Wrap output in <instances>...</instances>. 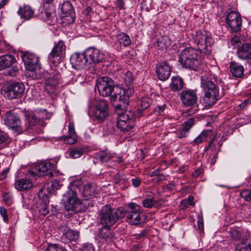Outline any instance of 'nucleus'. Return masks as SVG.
<instances>
[{
	"instance_id": "obj_1",
	"label": "nucleus",
	"mask_w": 251,
	"mask_h": 251,
	"mask_svg": "<svg viewBox=\"0 0 251 251\" xmlns=\"http://www.w3.org/2000/svg\"><path fill=\"white\" fill-rule=\"evenodd\" d=\"M65 46L62 41H59L55 44L51 51L49 55L48 61L50 63L51 69L49 72L48 76L45 82V89L50 94H54L56 91L59 84L61 75L56 70V64L59 60L60 55L65 50Z\"/></svg>"
},
{
	"instance_id": "obj_2",
	"label": "nucleus",
	"mask_w": 251,
	"mask_h": 251,
	"mask_svg": "<svg viewBox=\"0 0 251 251\" xmlns=\"http://www.w3.org/2000/svg\"><path fill=\"white\" fill-rule=\"evenodd\" d=\"M81 187L80 181L74 180L70 183L67 191L62 196V202L64 209L70 214L79 212L81 210L82 203L77 197Z\"/></svg>"
},
{
	"instance_id": "obj_3",
	"label": "nucleus",
	"mask_w": 251,
	"mask_h": 251,
	"mask_svg": "<svg viewBox=\"0 0 251 251\" xmlns=\"http://www.w3.org/2000/svg\"><path fill=\"white\" fill-rule=\"evenodd\" d=\"M211 75H204L201 78V87L204 93L202 102L204 106H211L219 99V91L212 81Z\"/></svg>"
},
{
	"instance_id": "obj_4",
	"label": "nucleus",
	"mask_w": 251,
	"mask_h": 251,
	"mask_svg": "<svg viewBox=\"0 0 251 251\" xmlns=\"http://www.w3.org/2000/svg\"><path fill=\"white\" fill-rule=\"evenodd\" d=\"M200 52L192 47L186 48L180 53L179 62L185 68L197 71L202 63Z\"/></svg>"
},
{
	"instance_id": "obj_5",
	"label": "nucleus",
	"mask_w": 251,
	"mask_h": 251,
	"mask_svg": "<svg viewBox=\"0 0 251 251\" xmlns=\"http://www.w3.org/2000/svg\"><path fill=\"white\" fill-rule=\"evenodd\" d=\"M21 58L26 68V75L32 79H39L41 72L38 64L39 57L35 54L22 51Z\"/></svg>"
},
{
	"instance_id": "obj_6",
	"label": "nucleus",
	"mask_w": 251,
	"mask_h": 251,
	"mask_svg": "<svg viewBox=\"0 0 251 251\" xmlns=\"http://www.w3.org/2000/svg\"><path fill=\"white\" fill-rule=\"evenodd\" d=\"M193 39L201 53L206 55L211 53L214 39L210 33L205 30H198L193 34Z\"/></svg>"
},
{
	"instance_id": "obj_7",
	"label": "nucleus",
	"mask_w": 251,
	"mask_h": 251,
	"mask_svg": "<svg viewBox=\"0 0 251 251\" xmlns=\"http://www.w3.org/2000/svg\"><path fill=\"white\" fill-rule=\"evenodd\" d=\"M134 90L132 88L124 89L122 88H116V91L113 95H111L110 100L113 102L117 99L119 103L116 107L117 109H126L128 104L129 98L134 94Z\"/></svg>"
},
{
	"instance_id": "obj_8",
	"label": "nucleus",
	"mask_w": 251,
	"mask_h": 251,
	"mask_svg": "<svg viewBox=\"0 0 251 251\" xmlns=\"http://www.w3.org/2000/svg\"><path fill=\"white\" fill-rule=\"evenodd\" d=\"M25 90L24 84L21 82H13L3 86L1 94L9 99H19L22 97Z\"/></svg>"
},
{
	"instance_id": "obj_9",
	"label": "nucleus",
	"mask_w": 251,
	"mask_h": 251,
	"mask_svg": "<svg viewBox=\"0 0 251 251\" xmlns=\"http://www.w3.org/2000/svg\"><path fill=\"white\" fill-rule=\"evenodd\" d=\"M109 106L104 99L96 100L91 107L92 117L98 122H103L108 116Z\"/></svg>"
},
{
	"instance_id": "obj_10",
	"label": "nucleus",
	"mask_w": 251,
	"mask_h": 251,
	"mask_svg": "<svg viewBox=\"0 0 251 251\" xmlns=\"http://www.w3.org/2000/svg\"><path fill=\"white\" fill-rule=\"evenodd\" d=\"M38 114L40 117L37 118V116L32 112H26L25 114L26 120L25 126H27L31 129H33L37 124L41 127L45 126L46 123L44 120L50 119L52 116L51 113L47 112L46 110H44Z\"/></svg>"
},
{
	"instance_id": "obj_11",
	"label": "nucleus",
	"mask_w": 251,
	"mask_h": 251,
	"mask_svg": "<svg viewBox=\"0 0 251 251\" xmlns=\"http://www.w3.org/2000/svg\"><path fill=\"white\" fill-rule=\"evenodd\" d=\"M3 121L5 125L11 128L13 131L21 133L25 130L31 129L27 126L22 127L18 115L13 111H8L3 116Z\"/></svg>"
},
{
	"instance_id": "obj_12",
	"label": "nucleus",
	"mask_w": 251,
	"mask_h": 251,
	"mask_svg": "<svg viewBox=\"0 0 251 251\" xmlns=\"http://www.w3.org/2000/svg\"><path fill=\"white\" fill-rule=\"evenodd\" d=\"M97 85L99 94L103 97H110L114 94L115 85L112 78L107 76L100 78L97 81Z\"/></svg>"
},
{
	"instance_id": "obj_13",
	"label": "nucleus",
	"mask_w": 251,
	"mask_h": 251,
	"mask_svg": "<svg viewBox=\"0 0 251 251\" xmlns=\"http://www.w3.org/2000/svg\"><path fill=\"white\" fill-rule=\"evenodd\" d=\"M182 104L186 106H192L194 108L195 113L198 108V96L196 90L187 89L183 90L179 94Z\"/></svg>"
},
{
	"instance_id": "obj_14",
	"label": "nucleus",
	"mask_w": 251,
	"mask_h": 251,
	"mask_svg": "<svg viewBox=\"0 0 251 251\" xmlns=\"http://www.w3.org/2000/svg\"><path fill=\"white\" fill-rule=\"evenodd\" d=\"M110 205H105L99 212L100 222L102 226H112L117 222V217Z\"/></svg>"
},
{
	"instance_id": "obj_15",
	"label": "nucleus",
	"mask_w": 251,
	"mask_h": 251,
	"mask_svg": "<svg viewBox=\"0 0 251 251\" xmlns=\"http://www.w3.org/2000/svg\"><path fill=\"white\" fill-rule=\"evenodd\" d=\"M135 125V117L133 114L129 112H123L117 120V127L124 132L132 129Z\"/></svg>"
},
{
	"instance_id": "obj_16",
	"label": "nucleus",
	"mask_w": 251,
	"mask_h": 251,
	"mask_svg": "<svg viewBox=\"0 0 251 251\" xmlns=\"http://www.w3.org/2000/svg\"><path fill=\"white\" fill-rule=\"evenodd\" d=\"M143 216L140 205L135 203L128 204L127 220L129 223L134 225L141 223Z\"/></svg>"
},
{
	"instance_id": "obj_17",
	"label": "nucleus",
	"mask_w": 251,
	"mask_h": 251,
	"mask_svg": "<svg viewBox=\"0 0 251 251\" xmlns=\"http://www.w3.org/2000/svg\"><path fill=\"white\" fill-rule=\"evenodd\" d=\"M53 167V165L49 162L40 163L28 170V175H31L34 177L44 176H49V177H51L53 174L50 170Z\"/></svg>"
},
{
	"instance_id": "obj_18",
	"label": "nucleus",
	"mask_w": 251,
	"mask_h": 251,
	"mask_svg": "<svg viewBox=\"0 0 251 251\" xmlns=\"http://www.w3.org/2000/svg\"><path fill=\"white\" fill-rule=\"evenodd\" d=\"M228 29L232 32H237L241 30L242 19L240 14L237 12L231 11L226 18Z\"/></svg>"
},
{
	"instance_id": "obj_19",
	"label": "nucleus",
	"mask_w": 251,
	"mask_h": 251,
	"mask_svg": "<svg viewBox=\"0 0 251 251\" xmlns=\"http://www.w3.org/2000/svg\"><path fill=\"white\" fill-rule=\"evenodd\" d=\"M85 55L89 64H96L102 61L104 53L100 50L92 47L88 48L85 50Z\"/></svg>"
},
{
	"instance_id": "obj_20",
	"label": "nucleus",
	"mask_w": 251,
	"mask_h": 251,
	"mask_svg": "<svg viewBox=\"0 0 251 251\" xmlns=\"http://www.w3.org/2000/svg\"><path fill=\"white\" fill-rule=\"evenodd\" d=\"M35 178L31 175H28V171L25 178L15 180V188L20 191H27L31 188L33 185V181Z\"/></svg>"
},
{
	"instance_id": "obj_21",
	"label": "nucleus",
	"mask_w": 251,
	"mask_h": 251,
	"mask_svg": "<svg viewBox=\"0 0 251 251\" xmlns=\"http://www.w3.org/2000/svg\"><path fill=\"white\" fill-rule=\"evenodd\" d=\"M70 62L72 67L76 70H81L85 68L88 64L85 51L82 53H75L70 58Z\"/></svg>"
},
{
	"instance_id": "obj_22",
	"label": "nucleus",
	"mask_w": 251,
	"mask_h": 251,
	"mask_svg": "<svg viewBox=\"0 0 251 251\" xmlns=\"http://www.w3.org/2000/svg\"><path fill=\"white\" fill-rule=\"evenodd\" d=\"M61 10L69 24H72L75 22V14L73 6L70 1L64 2L61 5Z\"/></svg>"
},
{
	"instance_id": "obj_23",
	"label": "nucleus",
	"mask_w": 251,
	"mask_h": 251,
	"mask_svg": "<svg viewBox=\"0 0 251 251\" xmlns=\"http://www.w3.org/2000/svg\"><path fill=\"white\" fill-rule=\"evenodd\" d=\"M171 68L166 62L160 63L156 66V74L161 80L168 79L171 75Z\"/></svg>"
},
{
	"instance_id": "obj_24",
	"label": "nucleus",
	"mask_w": 251,
	"mask_h": 251,
	"mask_svg": "<svg viewBox=\"0 0 251 251\" xmlns=\"http://www.w3.org/2000/svg\"><path fill=\"white\" fill-rule=\"evenodd\" d=\"M21 18L24 20H29L35 17L34 11L29 5L20 6L17 12Z\"/></svg>"
},
{
	"instance_id": "obj_25",
	"label": "nucleus",
	"mask_w": 251,
	"mask_h": 251,
	"mask_svg": "<svg viewBox=\"0 0 251 251\" xmlns=\"http://www.w3.org/2000/svg\"><path fill=\"white\" fill-rule=\"evenodd\" d=\"M68 132L69 135L62 136L60 137V139L62 140L65 144H74L76 142L77 137L75 131L74 124L73 123H69Z\"/></svg>"
},
{
	"instance_id": "obj_26",
	"label": "nucleus",
	"mask_w": 251,
	"mask_h": 251,
	"mask_svg": "<svg viewBox=\"0 0 251 251\" xmlns=\"http://www.w3.org/2000/svg\"><path fill=\"white\" fill-rule=\"evenodd\" d=\"M238 57L242 60H247L251 56V43H244L239 46L237 50Z\"/></svg>"
},
{
	"instance_id": "obj_27",
	"label": "nucleus",
	"mask_w": 251,
	"mask_h": 251,
	"mask_svg": "<svg viewBox=\"0 0 251 251\" xmlns=\"http://www.w3.org/2000/svg\"><path fill=\"white\" fill-rule=\"evenodd\" d=\"M230 72L235 78H243L244 75V68L239 63L232 62L229 65Z\"/></svg>"
},
{
	"instance_id": "obj_28",
	"label": "nucleus",
	"mask_w": 251,
	"mask_h": 251,
	"mask_svg": "<svg viewBox=\"0 0 251 251\" xmlns=\"http://www.w3.org/2000/svg\"><path fill=\"white\" fill-rule=\"evenodd\" d=\"M111 226H102V227L99 229L98 234L99 238L104 239L107 242H111L113 238V234L111 229Z\"/></svg>"
},
{
	"instance_id": "obj_29",
	"label": "nucleus",
	"mask_w": 251,
	"mask_h": 251,
	"mask_svg": "<svg viewBox=\"0 0 251 251\" xmlns=\"http://www.w3.org/2000/svg\"><path fill=\"white\" fill-rule=\"evenodd\" d=\"M60 231L63 234V237L69 241H75L79 237V232L77 230H73L67 227H62L60 228Z\"/></svg>"
},
{
	"instance_id": "obj_30",
	"label": "nucleus",
	"mask_w": 251,
	"mask_h": 251,
	"mask_svg": "<svg viewBox=\"0 0 251 251\" xmlns=\"http://www.w3.org/2000/svg\"><path fill=\"white\" fill-rule=\"evenodd\" d=\"M15 61V57L13 55L6 54L0 56V70L10 67Z\"/></svg>"
},
{
	"instance_id": "obj_31",
	"label": "nucleus",
	"mask_w": 251,
	"mask_h": 251,
	"mask_svg": "<svg viewBox=\"0 0 251 251\" xmlns=\"http://www.w3.org/2000/svg\"><path fill=\"white\" fill-rule=\"evenodd\" d=\"M84 153V149L80 147H72L66 152L67 158L76 159L80 157Z\"/></svg>"
},
{
	"instance_id": "obj_32",
	"label": "nucleus",
	"mask_w": 251,
	"mask_h": 251,
	"mask_svg": "<svg viewBox=\"0 0 251 251\" xmlns=\"http://www.w3.org/2000/svg\"><path fill=\"white\" fill-rule=\"evenodd\" d=\"M184 85L183 79L179 76H173L170 85L171 89L174 92L181 90Z\"/></svg>"
},
{
	"instance_id": "obj_33",
	"label": "nucleus",
	"mask_w": 251,
	"mask_h": 251,
	"mask_svg": "<svg viewBox=\"0 0 251 251\" xmlns=\"http://www.w3.org/2000/svg\"><path fill=\"white\" fill-rule=\"evenodd\" d=\"M114 153L109 151L107 149L98 151L96 153V158L101 162H106L115 156Z\"/></svg>"
},
{
	"instance_id": "obj_34",
	"label": "nucleus",
	"mask_w": 251,
	"mask_h": 251,
	"mask_svg": "<svg viewBox=\"0 0 251 251\" xmlns=\"http://www.w3.org/2000/svg\"><path fill=\"white\" fill-rule=\"evenodd\" d=\"M42 18L50 25H51L52 23L55 22L56 18L53 5H50L49 10H45L42 13Z\"/></svg>"
},
{
	"instance_id": "obj_35",
	"label": "nucleus",
	"mask_w": 251,
	"mask_h": 251,
	"mask_svg": "<svg viewBox=\"0 0 251 251\" xmlns=\"http://www.w3.org/2000/svg\"><path fill=\"white\" fill-rule=\"evenodd\" d=\"M170 45V40L167 36H163L159 38L154 44V46L158 50L166 49Z\"/></svg>"
},
{
	"instance_id": "obj_36",
	"label": "nucleus",
	"mask_w": 251,
	"mask_h": 251,
	"mask_svg": "<svg viewBox=\"0 0 251 251\" xmlns=\"http://www.w3.org/2000/svg\"><path fill=\"white\" fill-rule=\"evenodd\" d=\"M97 193L96 185L93 183H88L83 187V195L86 198L94 196Z\"/></svg>"
},
{
	"instance_id": "obj_37",
	"label": "nucleus",
	"mask_w": 251,
	"mask_h": 251,
	"mask_svg": "<svg viewBox=\"0 0 251 251\" xmlns=\"http://www.w3.org/2000/svg\"><path fill=\"white\" fill-rule=\"evenodd\" d=\"M117 41L119 43L124 47L129 46L131 44L129 36L125 33L121 32L117 35Z\"/></svg>"
},
{
	"instance_id": "obj_38",
	"label": "nucleus",
	"mask_w": 251,
	"mask_h": 251,
	"mask_svg": "<svg viewBox=\"0 0 251 251\" xmlns=\"http://www.w3.org/2000/svg\"><path fill=\"white\" fill-rule=\"evenodd\" d=\"M201 133L204 141H207L209 138H210V140L209 141L208 146V148H210L215 140L216 135L213 134V131L211 129L203 130Z\"/></svg>"
},
{
	"instance_id": "obj_39",
	"label": "nucleus",
	"mask_w": 251,
	"mask_h": 251,
	"mask_svg": "<svg viewBox=\"0 0 251 251\" xmlns=\"http://www.w3.org/2000/svg\"><path fill=\"white\" fill-rule=\"evenodd\" d=\"M62 185L59 180L57 179L52 180L50 182V186L46 187L48 189V193L50 194H53L56 190L60 189Z\"/></svg>"
},
{
	"instance_id": "obj_40",
	"label": "nucleus",
	"mask_w": 251,
	"mask_h": 251,
	"mask_svg": "<svg viewBox=\"0 0 251 251\" xmlns=\"http://www.w3.org/2000/svg\"><path fill=\"white\" fill-rule=\"evenodd\" d=\"M142 203L145 208H148L157 207L159 205L158 201L152 198L145 199L142 201Z\"/></svg>"
},
{
	"instance_id": "obj_41",
	"label": "nucleus",
	"mask_w": 251,
	"mask_h": 251,
	"mask_svg": "<svg viewBox=\"0 0 251 251\" xmlns=\"http://www.w3.org/2000/svg\"><path fill=\"white\" fill-rule=\"evenodd\" d=\"M152 103V100L149 97H143L139 101V105L141 107V110H144L149 107Z\"/></svg>"
},
{
	"instance_id": "obj_42",
	"label": "nucleus",
	"mask_w": 251,
	"mask_h": 251,
	"mask_svg": "<svg viewBox=\"0 0 251 251\" xmlns=\"http://www.w3.org/2000/svg\"><path fill=\"white\" fill-rule=\"evenodd\" d=\"M47 192H48L47 188L46 186H44L38 193L39 198L42 199L45 202H46L49 200V195Z\"/></svg>"
},
{
	"instance_id": "obj_43",
	"label": "nucleus",
	"mask_w": 251,
	"mask_h": 251,
	"mask_svg": "<svg viewBox=\"0 0 251 251\" xmlns=\"http://www.w3.org/2000/svg\"><path fill=\"white\" fill-rule=\"evenodd\" d=\"M114 212L116 213V217H117V221L119 219H122L125 216L127 217V209L125 210L123 207L118 208L116 210L114 209Z\"/></svg>"
},
{
	"instance_id": "obj_44",
	"label": "nucleus",
	"mask_w": 251,
	"mask_h": 251,
	"mask_svg": "<svg viewBox=\"0 0 251 251\" xmlns=\"http://www.w3.org/2000/svg\"><path fill=\"white\" fill-rule=\"evenodd\" d=\"M195 118H191L183 123L181 127L184 128L186 131L189 132L190 129L195 124Z\"/></svg>"
},
{
	"instance_id": "obj_45",
	"label": "nucleus",
	"mask_w": 251,
	"mask_h": 251,
	"mask_svg": "<svg viewBox=\"0 0 251 251\" xmlns=\"http://www.w3.org/2000/svg\"><path fill=\"white\" fill-rule=\"evenodd\" d=\"M133 74L131 72L127 71L125 74L124 78V83L126 85H130L133 81Z\"/></svg>"
},
{
	"instance_id": "obj_46",
	"label": "nucleus",
	"mask_w": 251,
	"mask_h": 251,
	"mask_svg": "<svg viewBox=\"0 0 251 251\" xmlns=\"http://www.w3.org/2000/svg\"><path fill=\"white\" fill-rule=\"evenodd\" d=\"M46 251H68L65 248L56 244L50 245L46 249Z\"/></svg>"
},
{
	"instance_id": "obj_47",
	"label": "nucleus",
	"mask_w": 251,
	"mask_h": 251,
	"mask_svg": "<svg viewBox=\"0 0 251 251\" xmlns=\"http://www.w3.org/2000/svg\"><path fill=\"white\" fill-rule=\"evenodd\" d=\"M240 195L246 201H251V190L244 189L240 192Z\"/></svg>"
},
{
	"instance_id": "obj_48",
	"label": "nucleus",
	"mask_w": 251,
	"mask_h": 251,
	"mask_svg": "<svg viewBox=\"0 0 251 251\" xmlns=\"http://www.w3.org/2000/svg\"><path fill=\"white\" fill-rule=\"evenodd\" d=\"M3 200L4 203L7 205H10L13 201L12 195L9 193H5L3 196Z\"/></svg>"
},
{
	"instance_id": "obj_49",
	"label": "nucleus",
	"mask_w": 251,
	"mask_h": 251,
	"mask_svg": "<svg viewBox=\"0 0 251 251\" xmlns=\"http://www.w3.org/2000/svg\"><path fill=\"white\" fill-rule=\"evenodd\" d=\"M231 237L235 240H239L242 238V233L239 229H234L231 231Z\"/></svg>"
},
{
	"instance_id": "obj_50",
	"label": "nucleus",
	"mask_w": 251,
	"mask_h": 251,
	"mask_svg": "<svg viewBox=\"0 0 251 251\" xmlns=\"http://www.w3.org/2000/svg\"><path fill=\"white\" fill-rule=\"evenodd\" d=\"M79 250V251H95L94 246L89 243L83 244Z\"/></svg>"
},
{
	"instance_id": "obj_51",
	"label": "nucleus",
	"mask_w": 251,
	"mask_h": 251,
	"mask_svg": "<svg viewBox=\"0 0 251 251\" xmlns=\"http://www.w3.org/2000/svg\"><path fill=\"white\" fill-rule=\"evenodd\" d=\"M19 73V68L17 66H13L11 68L10 70L7 71L5 74L11 76H15Z\"/></svg>"
},
{
	"instance_id": "obj_52",
	"label": "nucleus",
	"mask_w": 251,
	"mask_h": 251,
	"mask_svg": "<svg viewBox=\"0 0 251 251\" xmlns=\"http://www.w3.org/2000/svg\"><path fill=\"white\" fill-rule=\"evenodd\" d=\"M176 134L178 138H182L186 137L188 136L189 132L186 131L184 128L180 127L177 130Z\"/></svg>"
},
{
	"instance_id": "obj_53",
	"label": "nucleus",
	"mask_w": 251,
	"mask_h": 251,
	"mask_svg": "<svg viewBox=\"0 0 251 251\" xmlns=\"http://www.w3.org/2000/svg\"><path fill=\"white\" fill-rule=\"evenodd\" d=\"M114 181L117 184H120L122 182H124L125 180L124 178V175L119 173L116 174L114 176Z\"/></svg>"
},
{
	"instance_id": "obj_54",
	"label": "nucleus",
	"mask_w": 251,
	"mask_h": 251,
	"mask_svg": "<svg viewBox=\"0 0 251 251\" xmlns=\"http://www.w3.org/2000/svg\"><path fill=\"white\" fill-rule=\"evenodd\" d=\"M0 214L2 217L4 222L8 223V216L7 213V210L4 207H0Z\"/></svg>"
},
{
	"instance_id": "obj_55",
	"label": "nucleus",
	"mask_w": 251,
	"mask_h": 251,
	"mask_svg": "<svg viewBox=\"0 0 251 251\" xmlns=\"http://www.w3.org/2000/svg\"><path fill=\"white\" fill-rule=\"evenodd\" d=\"M141 8L142 10L146 11L147 12H149L150 10L151 5L150 3L147 2L146 0H143L141 2Z\"/></svg>"
},
{
	"instance_id": "obj_56",
	"label": "nucleus",
	"mask_w": 251,
	"mask_h": 251,
	"mask_svg": "<svg viewBox=\"0 0 251 251\" xmlns=\"http://www.w3.org/2000/svg\"><path fill=\"white\" fill-rule=\"evenodd\" d=\"M131 184L134 187H138L141 184V179L139 177H135L131 179Z\"/></svg>"
},
{
	"instance_id": "obj_57",
	"label": "nucleus",
	"mask_w": 251,
	"mask_h": 251,
	"mask_svg": "<svg viewBox=\"0 0 251 251\" xmlns=\"http://www.w3.org/2000/svg\"><path fill=\"white\" fill-rule=\"evenodd\" d=\"M203 142H205L204 139H203V137L201 135V134L200 133L193 141V143L195 145H199Z\"/></svg>"
},
{
	"instance_id": "obj_58",
	"label": "nucleus",
	"mask_w": 251,
	"mask_h": 251,
	"mask_svg": "<svg viewBox=\"0 0 251 251\" xmlns=\"http://www.w3.org/2000/svg\"><path fill=\"white\" fill-rule=\"evenodd\" d=\"M237 251H251V244L247 245H244L239 249L236 247Z\"/></svg>"
},
{
	"instance_id": "obj_59",
	"label": "nucleus",
	"mask_w": 251,
	"mask_h": 251,
	"mask_svg": "<svg viewBox=\"0 0 251 251\" xmlns=\"http://www.w3.org/2000/svg\"><path fill=\"white\" fill-rule=\"evenodd\" d=\"M198 224L200 230H202L203 229V219L200 215L198 216Z\"/></svg>"
},
{
	"instance_id": "obj_60",
	"label": "nucleus",
	"mask_w": 251,
	"mask_h": 251,
	"mask_svg": "<svg viewBox=\"0 0 251 251\" xmlns=\"http://www.w3.org/2000/svg\"><path fill=\"white\" fill-rule=\"evenodd\" d=\"M147 235V231L145 230H143L139 234L136 235L137 239H141L145 237H146Z\"/></svg>"
},
{
	"instance_id": "obj_61",
	"label": "nucleus",
	"mask_w": 251,
	"mask_h": 251,
	"mask_svg": "<svg viewBox=\"0 0 251 251\" xmlns=\"http://www.w3.org/2000/svg\"><path fill=\"white\" fill-rule=\"evenodd\" d=\"M117 5L121 9H125V2L123 0H117Z\"/></svg>"
},
{
	"instance_id": "obj_62",
	"label": "nucleus",
	"mask_w": 251,
	"mask_h": 251,
	"mask_svg": "<svg viewBox=\"0 0 251 251\" xmlns=\"http://www.w3.org/2000/svg\"><path fill=\"white\" fill-rule=\"evenodd\" d=\"M1 46L3 50H9L10 47L8 45L5 41H3L1 43Z\"/></svg>"
},
{
	"instance_id": "obj_63",
	"label": "nucleus",
	"mask_w": 251,
	"mask_h": 251,
	"mask_svg": "<svg viewBox=\"0 0 251 251\" xmlns=\"http://www.w3.org/2000/svg\"><path fill=\"white\" fill-rule=\"evenodd\" d=\"M160 176V169H157L156 170L152 172L150 175V176L151 177L154 176Z\"/></svg>"
},
{
	"instance_id": "obj_64",
	"label": "nucleus",
	"mask_w": 251,
	"mask_h": 251,
	"mask_svg": "<svg viewBox=\"0 0 251 251\" xmlns=\"http://www.w3.org/2000/svg\"><path fill=\"white\" fill-rule=\"evenodd\" d=\"M9 172V169L6 168L2 171L0 174L1 179H4Z\"/></svg>"
}]
</instances>
